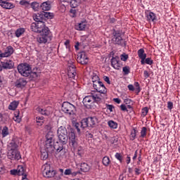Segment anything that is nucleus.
<instances>
[{"label": "nucleus", "mask_w": 180, "mask_h": 180, "mask_svg": "<svg viewBox=\"0 0 180 180\" xmlns=\"http://www.w3.org/2000/svg\"><path fill=\"white\" fill-rule=\"evenodd\" d=\"M36 110L38 113H40V115H43L44 116H49L50 115V111L44 110L40 107H37Z\"/></svg>", "instance_id": "nucleus-27"}, {"label": "nucleus", "mask_w": 180, "mask_h": 180, "mask_svg": "<svg viewBox=\"0 0 180 180\" xmlns=\"http://www.w3.org/2000/svg\"><path fill=\"white\" fill-rule=\"evenodd\" d=\"M101 101H102V98H101V97H99V96L98 95H94V103H95V102H96V103H99V102H101Z\"/></svg>", "instance_id": "nucleus-46"}, {"label": "nucleus", "mask_w": 180, "mask_h": 180, "mask_svg": "<svg viewBox=\"0 0 180 180\" xmlns=\"http://www.w3.org/2000/svg\"><path fill=\"white\" fill-rule=\"evenodd\" d=\"M42 11H50L51 9V1H46L40 5Z\"/></svg>", "instance_id": "nucleus-21"}, {"label": "nucleus", "mask_w": 180, "mask_h": 180, "mask_svg": "<svg viewBox=\"0 0 180 180\" xmlns=\"http://www.w3.org/2000/svg\"><path fill=\"white\" fill-rule=\"evenodd\" d=\"M105 108L110 110V112H113V109H115V107L112 105L106 104Z\"/></svg>", "instance_id": "nucleus-51"}, {"label": "nucleus", "mask_w": 180, "mask_h": 180, "mask_svg": "<svg viewBox=\"0 0 180 180\" xmlns=\"http://www.w3.org/2000/svg\"><path fill=\"white\" fill-rule=\"evenodd\" d=\"M167 108L169 110H172V108H174V103L171 101H169L167 103Z\"/></svg>", "instance_id": "nucleus-55"}, {"label": "nucleus", "mask_w": 180, "mask_h": 180, "mask_svg": "<svg viewBox=\"0 0 180 180\" xmlns=\"http://www.w3.org/2000/svg\"><path fill=\"white\" fill-rule=\"evenodd\" d=\"M72 172V171L71 170V169H67L65 170L64 174L65 175H71Z\"/></svg>", "instance_id": "nucleus-58"}, {"label": "nucleus", "mask_w": 180, "mask_h": 180, "mask_svg": "<svg viewBox=\"0 0 180 180\" xmlns=\"http://www.w3.org/2000/svg\"><path fill=\"white\" fill-rule=\"evenodd\" d=\"M62 111L64 113H67L68 115H75L77 112V108H75V105L71 104L70 102H64L62 104Z\"/></svg>", "instance_id": "nucleus-6"}, {"label": "nucleus", "mask_w": 180, "mask_h": 180, "mask_svg": "<svg viewBox=\"0 0 180 180\" xmlns=\"http://www.w3.org/2000/svg\"><path fill=\"white\" fill-rule=\"evenodd\" d=\"M138 56L139 57V58H146L147 57V54H146L144 53V49H140L139 51H138Z\"/></svg>", "instance_id": "nucleus-34"}, {"label": "nucleus", "mask_w": 180, "mask_h": 180, "mask_svg": "<svg viewBox=\"0 0 180 180\" xmlns=\"http://www.w3.org/2000/svg\"><path fill=\"white\" fill-rule=\"evenodd\" d=\"M145 63H146V64H148V65H151V64H153V60H151V58H147L145 59Z\"/></svg>", "instance_id": "nucleus-54"}, {"label": "nucleus", "mask_w": 180, "mask_h": 180, "mask_svg": "<svg viewBox=\"0 0 180 180\" xmlns=\"http://www.w3.org/2000/svg\"><path fill=\"white\" fill-rule=\"evenodd\" d=\"M108 124L110 129H117V124L113 120L108 121Z\"/></svg>", "instance_id": "nucleus-36"}, {"label": "nucleus", "mask_w": 180, "mask_h": 180, "mask_svg": "<svg viewBox=\"0 0 180 180\" xmlns=\"http://www.w3.org/2000/svg\"><path fill=\"white\" fill-rule=\"evenodd\" d=\"M20 5H21V6H24L25 8H27V9H29L30 8V3H29V1H26V0H21L19 2Z\"/></svg>", "instance_id": "nucleus-33"}, {"label": "nucleus", "mask_w": 180, "mask_h": 180, "mask_svg": "<svg viewBox=\"0 0 180 180\" xmlns=\"http://www.w3.org/2000/svg\"><path fill=\"white\" fill-rule=\"evenodd\" d=\"M112 42L117 46L126 47V41L122 38V31L120 30L113 29L112 30Z\"/></svg>", "instance_id": "nucleus-3"}, {"label": "nucleus", "mask_w": 180, "mask_h": 180, "mask_svg": "<svg viewBox=\"0 0 180 180\" xmlns=\"http://www.w3.org/2000/svg\"><path fill=\"white\" fill-rule=\"evenodd\" d=\"M102 162L105 165V167H108V165H109V164H110V159L109 158V157L105 156L103 158Z\"/></svg>", "instance_id": "nucleus-38"}, {"label": "nucleus", "mask_w": 180, "mask_h": 180, "mask_svg": "<svg viewBox=\"0 0 180 180\" xmlns=\"http://www.w3.org/2000/svg\"><path fill=\"white\" fill-rule=\"evenodd\" d=\"M15 116L13 117V120L16 122V123H20L22 122V118L19 117V112H15Z\"/></svg>", "instance_id": "nucleus-39"}, {"label": "nucleus", "mask_w": 180, "mask_h": 180, "mask_svg": "<svg viewBox=\"0 0 180 180\" xmlns=\"http://www.w3.org/2000/svg\"><path fill=\"white\" fill-rule=\"evenodd\" d=\"M6 172V169H5V167L4 165H0V175H2Z\"/></svg>", "instance_id": "nucleus-50"}, {"label": "nucleus", "mask_w": 180, "mask_h": 180, "mask_svg": "<svg viewBox=\"0 0 180 180\" xmlns=\"http://www.w3.org/2000/svg\"><path fill=\"white\" fill-rule=\"evenodd\" d=\"M143 75H144L145 78H148V77H150V74L148 73V71H147V70H145L143 72Z\"/></svg>", "instance_id": "nucleus-61"}, {"label": "nucleus", "mask_w": 180, "mask_h": 180, "mask_svg": "<svg viewBox=\"0 0 180 180\" xmlns=\"http://www.w3.org/2000/svg\"><path fill=\"white\" fill-rule=\"evenodd\" d=\"M0 6L4 9H13L15 6L12 3L8 2V1L0 0Z\"/></svg>", "instance_id": "nucleus-18"}, {"label": "nucleus", "mask_w": 180, "mask_h": 180, "mask_svg": "<svg viewBox=\"0 0 180 180\" xmlns=\"http://www.w3.org/2000/svg\"><path fill=\"white\" fill-rule=\"evenodd\" d=\"M74 70H75V65L72 64L68 66V71H74Z\"/></svg>", "instance_id": "nucleus-57"}, {"label": "nucleus", "mask_w": 180, "mask_h": 180, "mask_svg": "<svg viewBox=\"0 0 180 180\" xmlns=\"http://www.w3.org/2000/svg\"><path fill=\"white\" fill-rule=\"evenodd\" d=\"M49 154H50V152L46 150V149H43L41 150V159H42L44 161L47 160L49 158Z\"/></svg>", "instance_id": "nucleus-28"}, {"label": "nucleus", "mask_w": 180, "mask_h": 180, "mask_svg": "<svg viewBox=\"0 0 180 180\" xmlns=\"http://www.w3.org/2000/svg\"><path fill=\"white\" fill-rule=\"evenodd\" d=\"M18 147H19V140H18L16 138H14L8 144V150H18Z\"/></svg>", "instance_id": "nucleus-16"}, {"label": "nucleus", "mask_w": 180, "mask_h": 180, "mask_svg": "<svg viewBox=\"0 0 180 180\" xmlns=\"http://www.w3.org/2000/svg\"><path fill=\"white\" fill-rule=\"evenodd\" d=\"M141 169L139 168H135V174L136 175H140L141 172H140Z\"/></svg>", "instance_id": "nucleus-64"}, {"label": "nucleus", "mask_w": 180, "mask_h": 180, "mask_svg": "<svg viewBox=\"0 0 180 180\" xmlns=\"http://www.w3.org/2000/svg\"><path fill=\"white\" fill-rule=\"evenodd\" d=\"M2 67L4 70H12L13 68V61L11 60H7L4 62H1Z\"/></svg>", "instance_id": "nucleus-17"}, {"label": "nucleus", "mask_w": 180, "mask_h": 180, "mask_svg": "<svg viewBox=\"0 0 180 180\" xmlns=\"http://www.w3.org/2000/svg\"><path fill=\"white\" fill-rule=\"evenodd\" d=\"M77 154L79 155V157H82V155H84V149L82 147H79L77 148Z\"/></svg>", "instance_id": "nucleus-48"}, {"label": "nucleus", "mask_w": 180, "mask_h": 180, "mask_svg": "<svg viewBox=\"0 0 180 180\" xmlns=\"http://www.w3.org/2000/svg\"><path fill=\"white\" fill-rule=\"evenodd\" d=\"M1 134L3 137H6V136L9 135V129H8V127H4L3 128Z\"/></svg>", "instance_id": "nucleus-42"}, {"label": "nucleus", "mask_w": 180, "mask_h": 180, "mask_svg": "<svg viewBox=\"0 0 180 180\" xmlns=\"http://www.w3.org/2000/svg\"><path fill=\"white\" fill-rule=\"evenodd\" d=\"M136 133H139V131L136 130V128H134L133 130L131 131L130 140H131V141L136 139Z\"/></svg>", "instance_id": "nucleus-41"}, {"label": "nucleus", "mask_w": 180, "mask_h": 180, "mask_svg": "<svg viewBox=\"0 0 180 180\" xmlns=\"http://www.w3.org/2000/svg\"><path fill=\"white\" fill-rule=\"evenodd\" d=\"M69 144L73 150H76L77 147H78V139H77L75 132L72 129H70V133H69Z\"/></svg>", "instance_id": "nucleus-8"}, {"label": "nucleus", "mask_w": 180, "mask_h": 180, "mask_svg": "<svg viewBox=\"0 0 180 180\" xmlns=\"http://www.w3.org/2000/svg\"><path fill=\"white\" fill-rule=\"evenodd\" d=\"M93 87L97 92H99L100 94H106V87L103 84L102 82H96L94 84H93Z\"/></svg>", "instance_id": "nucleus-11"}, {"label": "nucleus", "mask_w": 180, "mask_h": 180, "mask_svg": "<svg viewBox=\"0 0 180 180\" xmlns=\"http://www.w3.org/2000/svg\"><path fill=\"white\" fill-rule=\"evenodd\" d=\"M122 71L124 74V75H129L130 74V67L125 66L122 68Z\"/></svg>", "instance_id": "nucleus-45"}, {"label": "nucleus", "mask_w": 180, "mask_h": 180, "mask_svg": "<svg viewBox=\"0 0 180 180\" xmlns=\"http://www.w3.org/2000/svg\"><path fill=\"white\" fill-rule=\"evenodd\" d=\"M98 123V118L96 117H89L82 120V126L84 127H92Z\"/></svg>", "instance_id": "nucleus-9"}, {"label": "nucleus", "mask_w": 180, "mask_h": 180, "mask_svg": "<svg viewBox=\"0 0 180 180\" xmlns=\"http://www.w3.org/2000/svg\"><path fill=\"white\" fill-rule=\"evenodd\" d=\"M8 158H9V160H20V158H22V156L20 155V152H19V150H9L8 152Z\"/></svg>", "instance_id": "nucleus-10"}, {"label": "nucleus", "mask_w": 180, "mask_h": 180, "mask_svg": "<svg viewBox=\"0 0 180 180\" xmlns=\"http://www.w3.org/2000/svg\"><path fill=\"white\" fill-rule=\"evenodd\" d=\"M92 82L93 84H94L95 82H99V76H98V75L94 73L92 75Z\"/></svg>", "instance_id": "nucleus-44"}, {"label": "nucleus", "mask_w": 180, "mask_h": 180, "mask_svg": "<svg viewBox=\"0 0 180 180\" xmlns=\"http://www.w3.org/2000/svg\"><path fill=\"white\" fill-rule=\"evenodd\" d=\"M86 20H84L81 21L78 25H75L76 30H79V32L85 30V27H86Z\"/></svg>", "instance_id": "nucleus-20"}, {"label": "nucleus", "mask_w": 180, "mask_h": 180, "mask_svg": "<svg viewBox=\"0 0 180 180\" xmlns=\"http://www.w3.org/2000/svg\"><path fill=\"white\" fill-rule=\"evenodd\" d=\"M13 47L8 46L6 48L5 52L1 54V57H10L13 54Z\"/></svg>", "instance_id": "nucleus-19"}, {"label": "nucleus", "mask_w": 180, "mask_h": 180, "mask_svg": "<svg viewBox=\"0 0 180 180\" xmlns=\"http://www.w3.org/2000/svg\"><path fill=\"white\" fill-rule=\"evenodd\" d=\"M17 172H18L19 176L22 175L23 176V175H26L25 174V168L22 165L18 167Z\"/></svg>", "instance_id": "nucleus-37"}, {"label": "nucleus", "mask_w": 180, "mask_h": 180, "mask_svg": "<svg viewBox=\"0 0 180 180\" xmlns=\"http://www.w3.org/2000/svg\"><path fill=\"white\" fill-rule=\"evenodd\" d=\"M148 113V108L147 107H145L142 109V115L143 116H147V114Z\"/></svg>", "instance_id": "nucleus-53"}, {"label": "nucleus", "mask_w": 180, "mask_h": 180, "mask_svg": "<svg viewBox=\"0 0 180 180\" xmlns=\"http://www.w3.org/2000/svg\"><path fill=\"white\" fill-rule=\"evenodd\" d=\"M78 62L82 63L83 65H86V64H88L89 62V58L86 56V54L85 52H82L79 57H78Z\"/></svg>", "instance_id": "nucleus-14"}, {"label": "nucleus", "mask_w": 180, "mask_h": 180, "mask_svg": "<svg viewBox=\"0 0 180 180\" xmlns=\"http://www.w3.org/2000/svg\"><path fill=\"white\" fill-rule=\"evenodd\" d=\"M118 140L119 139L117 138V136H113L110 139V143L111 144H115V143H117Z\"/></svg>", "instance_id": "nucleus-52"}, {"label": "nucleus", "mask_w": 180, "mask_h": 180, "mask_svg": "<svg viewBox=\"0 0 180 180\" xmlns=\"http://www.w3.org/2000/svg\"><path fill=\"white\" fill-rule=\"evenodd\" d=\"M120 58H121L122 61H127V58H129V55L122 54L120 56Z\"/></svg>", "instance_id": "nucleus-49"}, {"label": "nucleus", "mask_w": 180, "mask_h": 180, "mask_svg": "<svg viewBox=\"0 0 180 180\" xmlns=\"http://www.w3.org/2000/svg\"><path fill=\"white\" fill-rule=\"evenodd\" d=\"M147 20L149 22H153V23H155L157 22V15H155V13L153 12H149L146 15Z\"/></svg>", "instance_id": "nucleus-22"}, {"label": "nucleus", "mask_w": 180, "mask_h": 180, "mask_svg": "<svg viewBox=\"0 0 180 180\" xmlns=\"http://www.w3.org/2000/svg\"><path fill=\"white\" fill-rule=\"evenodd\" d=\"M33 19L36 22L31 24V30L34 33H39L40 37L37 38V41L40 44H46L48 40H51V32L46 26L43 13H37L33 15Z\"/></svg>", "instance_id": "nucleus-1"}, {"label": "nucleus", "mask_w": 180, "mask_h": 180, "mask_svg": "<svg viewBox=\"0 0 180 180\" xmlns=\"http://www.w3.org/2000/svg\"><path fill=\"white\" fill-rule=\"evenodd\" d=\"M115 158H117V160H118V161H120V162H123V157L119 153H117L115 154Z\"/></svg>", "instance_id": "nucleus-47"}, {"label": "nucleus", "mask_w": 180, "mask_h": 180, "mask_svg": "<svg viewBox=\"0 0 180 180\" xmlns=\"http://www.w3.org/2000/svg\"><path fill=\"white\" fill-rule=\"evenodd\" d=\"M18 105H19V102L16 101L11 102L8 105L9 110H16V108H18Z\"/></svg>", "instance_id": "nucleus-30"}, {"label": "nucleus", "mask_w": 180, "mask_h": 180, "mask_svg": "<svg viewBox=\"0 0 180 180\" xmlns=\"http://www.w3.org/2000/svg\"><path fill=\"white\" fill-rule=\"evenodd\" d=\"M92 103H94V94L86 96L83 98V105L86 106V108L90 107Z\"/></svg>", "instance_id": "nucleus-12"}, {"label": "nucleus", "mask_w": 180, "mask_h": 180, "mask_svg": "<svg viewBox=\"0 0 180 180\" xmlns=\"http://www.w3.org/2000/svg\"><path fill=\"white\" fill-rule=\"evenodd\" d=\"M65 46L66 49H69V47H70V40L68 39L65 41Z\"/></svg>", "instance_id": "nucleus-62"}, {"label": "nucleus", "mask_w": 180, "mask_h": 180, "mask_svg": "<svg viewBox=\"0 0 180 180\" xmlns=\"http://www.w3.org/2000/svg\"><path fill=\"white\" fill-rule=\"evenodd\" d=\"M42 174L45 178H53L56 175V170L51 168L50 164H45L42 166Z\"/></svg>", "instance_id": "nucleus-7"}, {"label": "nucleus", "mask_w": 180, "mask_h": 180, "mask_svg": "<svg viewBox=\"0 0 180 180\" xmlns=\"http://www.w3.org/2000/svg\"><path fill=\"white\" fill-rule=\"evenodd\" d=\"M82 120L80 122H76L75 124V127L78 133V134H81V129H82V130H84V129H86V127H84L82 125Z\"/></svg>", "instance_id": "nucleus-25"}, {"label": "nucleus", "mask_w": 180, "mask_h": 180, "mask_svg": "<svg viewBox=\"0 0 180 180\" xmlns=\"http://www.w3.org/2000/svg\"><path fill=\"white\" fill-rule=\"evenodd\" d=\"M68 75L69 78L75 79V76L77 75V72H76V70H68Z\"/></svg>", "instance_id": "nucleus-40"}, {"label": "nucleus", "mask_w": 180, "mask_h": 180, "mask_svg": "<svg viewBox=\"0 0 180 180\" xmlns=\"http://www.w3.org/2000/svg\"><path fill=\"white\" fill-rule=\"evenodd\" d=\"M60 1L70 3L72 8H77L79 5V0H60Z\"/></svg>", "instance_id": "nucleus-24"}, {"label": "nucleus", "mask_w": 180, "mask_h": 180, "mask_svg": "<svg viewBox=\"0 0 180 180\" xmlns=\"http://www.w3.org/2000/svg\"><path fill=\"white\" fill-rule=\"evenodd\" d=\"M111 66L115 70H120V62L119 56H112L111 58Z\"/></svg>", "instance_id": "nucleus-13"}, {"label": "nucleus", "mask_w": 180, "mask_h": 180, "mask_svg": "<svg viewBox=\"0 0 180 180\" xmlns=\"http://www.w3.org/2000/svg\"><path fill=\"white\" fill-rule=\"evenodd\" d=\"M10 172L11 175H18V169H11Z\"/></svg>", "instance_id": "nucleus-60"}, {"label": "nucleus", "mask_w": 180, "mask_h": 180, "mask_svg": "<svg viewBox=\"0 0 180 180\" xmlns=\"http://www.w3.org/2000/svg\"><path fill=\"white\" fill-rule=\"evenodd\" d=\"M64 149V146L63 145H60L59 142H56V144L54 145V142H46L45 143V149L46 151H48L49 154H51L56 150L57 153H60Z\"/></svg>", "instance_id": "nucleus-5"}, {"label": "nucleus", "mask_w": 180, "mask_h": 180, "mask_svg": "<svg viewBox=\"0 0 180 180\" xmlns=\"http://www.w3.org/2000/svg\"><path fill=\"white\" fill-rule=\"evenodd\" d=\"M147 136V128L146 127H142V129L141 131V137L142 139H144Z\"/></svg>", "instance_id": "nucleus-43"}, {"label": "nucleus", "mask_w": 180, "mask_h": 180, "mask_svg": "<svg viewBox=\"0 0 180 180\" xmlns=\"http://www.w3.org/2000/svg\"><path fill=\"white\" fill-rule=\"evenodd\" d=\"M35 122H37L38 126H43V123H44V117H36Z\"/></svg>", "instance_id": "nucleus-31"}, {"label": "nucleus", "mask_w": 180, "mask_h": 180, "mask_svg": "<svg viewBox=\"0 0 180 180\" xmlns=\"http://www.w3.org/2000/svg\"><path fill=\"white\" fill-rule=\"evenodd\" d=\"M42 15L44 17V20H46V19H53L54 18V14L53 13L50 12H42Z\"/></svg>", "instance_id": "nucleus-29"}, {"label": "nucleus", "mask_w": 180, "mask_h": 180, "mask_svg": "<svg viewBox=\"0 0 180 180\" xmlns=\"http://www.w3.org/2000/svg\"><path fill=\"white\" fill-rule=\"evenodd\" d=\"M103 79L105 82H107V84H108V85H110V79L109 78V77L104 76Z\"/></svg>", "instance_id": "nucleus-56"}, {"label": "nucleus", "mask_w": 180, "mask_h": 180, "mask_svg": "<svg viewBox=\"0 0 180 180\" xmlns=\"http://www.w3.org/2000/svg\"><path fill=\"white\" fill-rule=\"evenodd\" d=\"M121 108V110H122L123 112H127V107H126V105L122 104L120 105Z\"/></svg>", "instance_id": "nucleus-59"}, {"label": "nucleus", "mask_w": 180, "mask_h": 180, "mask_svg": "<svg viewBox=\"0 0 180 180\" xmlns=\"http://www.w3.org/2000/svg\"><path fill=\"white\" fill-rule=\"evenodd\" d=\"M30 8H32L33 11H39V8H40V4L37 1H34L30 4Z\"/></svg>", "instance_id": "nucleus-32"}, {"label": "nucleus", "mask_w": 180, "mask_h": 180, "mask_svg": "<svg viewBox=\"0 0 180 180\" xmlns=\"http://www.w3.org/2000/svg\"><path fill=\"white\" fill-rule=\"evenodd\" d=\"M25 28H18L15 31L16 37H20L23 34V33H25Z\"/></svg>", "instance_id": "nucleus-35"}, {"label": "nucleus", "mask_w": 180, "mask_h": 180, "mask_svg": "<svg viewBox=\"0 0 180 180\" xmlns=\"http://www.w3.org/2000/svg\"><path fill=\"white\" fill-rule=\"evenodd\" d=\"M27 84V82L23 78L18 79L14 83L15 88H20L21 89L25 88Z\"/></svg>", "instance_id": "nucleus-15"}, {"label": "nucleus", "mask_w": 180, "mask_h": 180, "mask_svg": "<svg viewBox=\"0 0 180 180\" xmlns=\"http://www.w3.org/2000/svg\"><path fill=\"white\" fill-rule=\"evenodd\" d=\"M128 89L129 91H134V86H133V84H129L128 85Z\"/></svg>", "instance_id": "nucleus-63"}, {"label": "nucleus", "mask_w": 180, "mask_h": 180, "mask_svg": "<svg viewBox=\"0 0 180 180\" xmlns=\"http://www.w3.org/2000/svg\"><path fill=\"white\" fill-rule=\"evenodd\" d=\"M57 136L60 146L64 147V146L68 143V131H67V128L64 126L58 127L57 130Z\"/></svg>", "instance_id": "nucleus-2"}, {"label": "nucleus", "mask_w": 180, "mask_h": 180, "mask_svg": "<svg viewBox=\"0 0 180 180\" xmlns=\"http://www.w3.org/2000/svg\"><path fill=\"white\" fill-rule=\"evenodd\" d=\"M80 169L82 172H88L91 169V166L88 163L83 162L80 165Z\"/></svg>", "instance_id": "nucleus-26"}, {"label": "nucleus", "mask_w": 180, "mask_h": 180, "mask_svg": "<svg viewBox=\"0 0 180 180\" xmlns=\"http://www.w3.org/2000/svg\"><path fill=\"white\" fill-rule=\"evenodd\" d=\"M46 142L54 143V133H53L51 131H49L46 135Z\"/></svg>", "instance_id": "nucleus-23"}, {"label": "nucleus", "mask_w": 180, "mask_h": 180, "mask_svg": "<svg viewBox=\"0 0 180 180\" xmlns=\"http://www.w3.org/2000/svg\"><path fill=\"white\" fill-rule=\"evenodd\" d=\"M17 70L22 77H30L32 74V66L27 63L19 64Z\"/></svg>", "instance_id": "nucleus-4"}]
</instances>
